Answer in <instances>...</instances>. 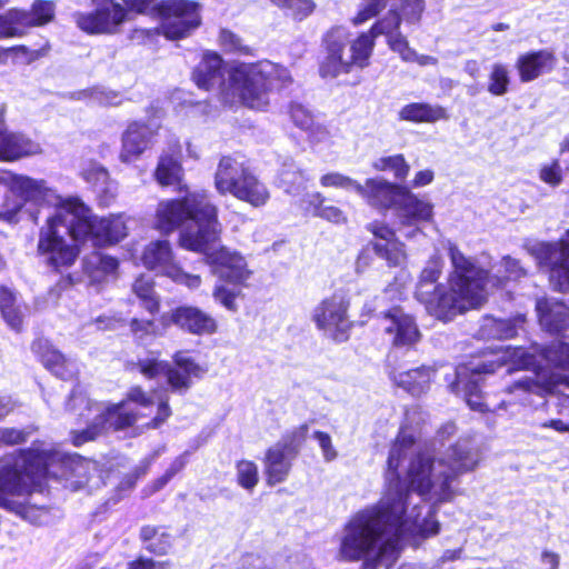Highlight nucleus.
Returning <instances> with one entry per match:
<instances>
[{"label":"nucleus","mask_w":569,"mask_h":569,"mask_svg":"<svg viewBox=\"0 0 569 569\" xmlns=\"http://www.w3.org/2000/svg\"><path fill=\"white\" fill-rule=\"evenodd\" d=\"M478 451L468 439H459L435 460L422 451L412 431L401 427L388 457V488L380 501L357 512L347 523L340 556L349 561L363 559L360 569L383 566L398 559L402 539L429 537L439 531V522L425 502H448L457 495L456 479L476 469Z\"/></svg>","instance_id":"obj_1"},{"label":"nucleus","mask_w":569,"mask_h":569,"mask_svg":"<svg viewBox=\"0 0 569 569\" xmlns=\"http://www.w3.org/2000/svg\"><path fill=\"white\" fill-rule=\"evenodd\" d=\"M10 192L21 199L22 206L31 203L53 208L40 229L38 251L56 269L72 266L79 256L78 246L70 243L67 236L76 242H91L94 247L119 242L127 236L122 217L99 218L79 199L62 200L43 179L18 174L10 182Z\"/></svg>","instance_id":"obj_2"},{"label":"nucleus","mask_w":569,"mask_h":569,"mask_svg":"<svg viewBox=\"0 0 569 569\" xmlns=\"http://www.w3.org/2000/svg\"><path fill=\"white\" fill-rule=\"evenodd\" d=\"M181 224H187L180 233L182 248L203 253L211 272L220 280L247 286L252 272L244 257L238 251L218 244L220 223L217 208L211 203L207 191L188 192L180 200L159 202L156 228L169 233Z\"/></svg>","instance_id":"obj_3"},{"label":"nucleus","mask_w":569,"mask_h":569,"mask_svg":"<svg viewBox=\"0 0 569 569\" xmlns=\"http://www.w3.org/2000/svg\"><path fill=\"white\" fill-rule=\"evenodd\" d=\"M502 365L532 369V375L517 380L510 387V392L522 390L543 395L569 391V342L563 341L552 342L538 356L523 348L501 346L495 351V360L459 366L456 369V381L450 388L452 392L461 395L472 410L485 411L480 391L482 373L495 372Z\"/></svg>","instance_id":"obj_4"},{"label":"nucleus","mask_w":569,"mask_h":569,"mask_svg":"<svg viewBox=\"0 0 569 569\" xmlns=\"http://www.w3.org/2000/svg\"><path fill=\"white\" fill-rule=\"evenodd\" d=\"M448 251L452 266L449 289L438 282L445 262L436 253L422 268L415 291L416 299L425 306L427 312L443 321L469 309L479 308L487 300L483 272L456 244L449 242Z\"/></svg>","instance_id":"obj_5"},{"label":"nucleus","mask_w":569,"mask_h":569,"mask_svg":"<svg viewBox=\"0 0 569 569\" xmlns=\"http://www.w3.org/2000/svg\"><path fill=\"white\" fill-rule=\"evenodd\" d=\"M196 84L204 90L219 89L220 99L229 106L243 104L262 110L269 104V92L291 81L289 71L271 61L241 63L223 78L222 59L216 52H206L192 73Z\"/></svg>","instance_id":"obj_6"},{"label":"nucleus","mask_w":569,"mask_h":569,"mask_svg":"<svg viewBox=\"0 0 569 569\" xmlns=\"http://www.w3.org/2000/svg\"><path fill=\"white\" fill-rule=\"evenodd\" d=\"M84 407L86 418L90 421L88 428L74 435V446L96 439L108 430H120L136 423L142 417H154L146 423L147 427L158 428L171 415L167 395L153 390L150 395L140 387H132L127 398L116 405L94 402L87 398L80 389H74L68 400L67 408L74 410Z\"/></svg>","instance_id":"obj_7"},{"label":"nucleus","mask_w":569,"mask_h":569,"mask_svg":"<svg viewBox=\"0 0 569 569\" xmlns=\"http://www.w3.org/2000/svg\"><path fill=\"white\" fill-rule=\"evenodd\" d=\"M78 457L67 456L44 443L8 455L0 469V507L13 509L11 497L40 489L48 478H67L74 472Z\"/></svg>","instance_id":"obj_8"},{"label":"nucleus","mask_w":569,"mask_h":569,"mask_svg":"<svg viewBox=\"0 0 569 569\" xmlns=\"http://www.w3.org/2000/svg\"><path fill=\"white\" fill-rule=\"evenodd\" d=\"M325 42L328 56L321 66L323 76L337 77L349 72L353 67H367L373 50L372 36L362 33L350 43L349 32L342 27L331 29Z\"/></svg>","instance_id":"obj_9"},{"label":"nucleus","mask_w":569,"mask_h":569,"mask_svg":"<svg viewBox=\"0 0 569 569\" xmlns=\"http://www.w3.org/2000/svg\"><path fill=\"white\" fill-rule=\"evenodd\" d=\"M129 11L146 13L150 8L157 11L160 30L169 40L188 37L200 26L199 7L187 0H166L157 6L156 0H122Z\"/></svg>","instance_id":"obj_10"},{"label":"nucleus","mask_w":569,"mask_h":569,"mask_svg":"<svg viewBox=\"0 0 569 569\" xmlns=\"http://www.w3.org/2000/svg\"><path fill=\"white\" fill-rule=\"evenodd\" d=\"M173 361L174 368L156 358H144L138 361V368L148 379L166 378L172 392L184 395L191 388L193 379H201L207 369L183 351H178Z\"/></svg>","instance_id":"obj_11"},{"label":"nucleus","mask_w":569,"mask_h":569,"mask_svg":"<svg viewBox=\"0 0 569 569\" xmlns=\"http://www.w3.org/2000/svg\"><path fill=\"white\" fill-rule=\"evenodd\" d=\"M528 252L540 267L549 270V281L553 290L569 291V229L558 242H533Z\"/></svg>","instance_id":"obj_12"},{"label":"nucleus","mask_w":569,"mask_h":569,"mask_svg":"<svg viewBox=\"0 0 569 569\" xmlns=\"http://www.w3.org/2000/svg\"><path fill=\"white\" fill-rule=\"evenodd\" d=\"M141 261L143 266L152 271L168 277L173 282L182 284L190 290L201 286V277L186 272L174 260L171 246L167 240H156L143 249Z\"/></svg>","instance_id":"obj_13"},{"label":"nucleus","mask_w":569,"mask_h":569,"mask_svg":"<svg viewBox=\"0 0 569 569\" xmlns=\"http://www.w3.org/2000/svg\"><path fill=\"white\" fill-rule=\"evenodd\" d=\"M307 432L308 426L302 425L292 433V438H283L267 450L264 472L268 485L274 486L288 478L299 445L303 441Z\"/></svg>","instance_id":"obj_14"},{"label":"nucleus","mask_w":569,"mask_h":569,"mask_svg":"<svg viewBox=\"0 0 569 569\" xmlns=\"http://www.w3.org/2000/svg\"><path fill=\"white\" fill-rule=\"evenodd\" d=\"M349 301L343 293H333L323 299L312 312V319L318 329L337 341L348 337L351 327L348 317Z\"/></svg>","instance_id":"obj_15"},{"label":"nucleus","mask_w":569,"mask_h":569,"mask_svg":"<svg viewBox=\"0 0 569 569\" xmlns=\"http://www.w3.org/2000/svg\"><path fill=\"white\" fill-rule=\"evenodd\" d=\"M432 217L433 204L418 198L408 189L405 190L395 209L397 229L407 239H413L421 234V224L431 221Z\"/></svg>","instance_id":"obj_16"},{"label":"nucleus","mask_w":569,"mask_h":569,"mask_svg":"<svg viewBox=\"0 0 569 569\" xmlns=\"http://www.w3.org/2000/svg\"><path fill=\"white\" fill-rule=\"evenodd\" d=\"M8 0H0L2 8ZM54 16V4L51 1L36 0L31 10L11 9L0 16V38L16 37L22 28L42 26L50 22Z\"/></svg>","instance_id":"obj_17"},{"label":"nucleus","mask_w":569,"mask_h":569,"mask_svg":"<svg viewBox=\"0 0 569 569\" xmlns=\"http://www.w3.org/2000/svg\"><path fill=\"white\" fill-rule=\"evenodd\" d=\"M94 8L91 12H77L74 20L84 32L108 33L126 19V10L113 0H90Z\"/></svg>","instance_id":"obj_18"},{"label":"nucleus","mask_w":569,"mask_h":569,"mask_svg":"<svg viewBox=\"0 0 569 569\" xmlns=\"http://www.w3.org/2000/svg\"><path fill=\"white\" fill-rule=\"evenodd\" d=\"M381 326L395 347L410 348L421 338L415 319L399 308H393L386 312Z\"/></svg>","instance_id":"obj_19"},{"label":"nucleus","mask_w":569,"mask_h":569,"mask_svg":"<svg viewBox=\"0 0 569 569\" xmlns=\"http://www.w3.org/2000/svg\"><path fill=\"white\" fill-rule=\"evenodd\" d=\"M536 311L545 331L569 339V305L556 298H540Z\"/></svg>","instance_id":"obj_20"},{"label":"nucleus","mask_w":569,"mask_h":569,"mask_svg":"<svg viewBox=\"0 0 569 569\" xmlns=\"http://www.w3.org/2000/svg\"><path fill=\"white\" fill-rule=\"evenodd\" d=\"M154 133L147 124L131 122L122 133L120 160L124 163L138 160L151 147Z\"/></svg>","instance_id":"obj_21"},{"label":"nucleus","mask_w":569,"mask_h":569,"mask_svg":"<svg viewBox=\"0 0 569 569\" xmlns=\"http://www.w3.org/2000/svg\"><path fill=\"white\" fill-rule=\"evenodd\" d=\"M367 229L376 238L373 250L390 266H399L406 260L405 244L397 240L395 231L381 222H371Z\"/></svg>","instance_id":"obj_22"},{"label":"nucleus","mask_w":569,"mask_h":569,"mask_svg":"<svg viewBox=\"0 0 569 569\" xmlns=\"http://www.w3.org/2000/svg\"><path fill=\"white\" fill-rule=\"evenodd\" d=\"M361 189L362 191H359L358 194L371 207L381 209H396L406 190L403 187L379 178L368 179L365 184H361Z\"/></svg>","instance_id":"obj_23"},{"label":"nucleus","mask_w":569,"mask_h":569,"mask_svg":"<svg viewBox=\"0 0 569 569\" xmlns=\"http://www.w3.org/2000/svg\"><path fill=\"white\" fill-rule=\"evenodd\" d=\"M171 321L193 335H211L217 331L216 320L197 307L183 306L174 309Z\"/></svg>","instance_id":"obj_24"},{"label":"nucleus","mask_w":569,"mask_h":569,"mask_svg":"<svg viewBox=\"0 0 569 569\" xmlns=\"http://www.w3.org/2000/svg\"><path fill=\"white\" fill-rule=\"evenodd\" d=\"M249 169L231 156L220 158L214 172V188L220 194H233Z\"/></svg>","instance_id":"obj_25"},{"label":"nucleus","mask_w":569,"mask_h":569,"mask_svg":"<svg viewBox=\"0 0 569 569\" xmlns=\"http://www.w3.org/2000/svg\"><path fill=\"white\" fill-rule=\"evenodd\" d=\"M40 152V144L27 136L0 129L1 161H16L20 158L34 156Z\"/></svg>","instance_id":"obj_26"},{"label":"nucleus","mask_w":569,"mask_h":569,"mask_svg":"<svg viewBox=\"0 0 569 569\" xmlns=\"http://www.w3.org/2000/svg\"><path fill=\"white\" fill-rule=\"evenodd\" d=\"M556 59L549 50H539L520 54L516 68L522 82H530L553 69Z\"/></svg>","instance_id":"obj_27"},{"label":"nucleus","mask_w":569,"mask_h":569,"mask_svg":"<svg viewBox=\"0 0 569 569\" xmlns=\"http://www.w3.org/2000/svg\"><path fill=\"white\" fill-rule=\"evenodd\" d=\"M32 349L41 358L42 363L53 375L63 380L70 379L77 372V365L70 359H66L62 353L53 349L48 341L38 340L33 342Z\"/></svg>","instance_id":"obj_28"},{"label":"nucleus","mask_w":569,"mask_h":569,"mask_svg":"<svg viewBox=\"0 0 569 569\" xmlns=\"http://www.w3.org/2000/svg\"><path fill=\"white\" fill-rule=\"evenodd\" d=\"M83 179L92 187L101 204L109 206L116 198L118 187L109 177V172L100 164L92 162L82 170Z\"/></svg>","instance_id":"obj_29"},{"label":"nucleus","mask_w":569,"mask_h":569,"mask_svg":"<svg viewBox=\"0 0 569 569\" xmlns=\"http://www.w3.org/2000/svg\"><path fill=\"white\" fill-rule=\"evenodd\" d=\"M119 267L116 258L99 251L87 254L82 260L83 272L91 284H100L114 277Z\"/></svg>","instance_id":"obj_30"},{"label":"nucleus","mask_w":569,"mask_h":569,"mask_svg":"<svg viewBox=\"0 0 569 569\" xmlns=\"http://www.w3.org/2000/svg\"><path fill=\"white\" fill-rule=\"evenodd\" d=\"M479 269L483 272V284L487 295L490 288L506 287L509 281H517L526 276L525 269L511 257H503L499 263H496L490 276L483 269Z\"/></svg>","instance_id":"obj_31"},{"label":"nucleus","mask_w":569,"mask_h":569,"mask_svg":"<svg viewBox=\"0 0 569 569\" xmlns=\"http://www.w3.org/2000/svg\"><path fill=\"white\" fill-rule=\"evenodd\" d=\"M435 371L429 367H420L392 376L393 382L415 397H419L429 389Z\"/></svg>","instance_id":"obj_32"},{"label":"nucleus","mask_w":569,"mask_h":569,"mask_svg":"<svg viewBox=\"0 0 569 569\" xmlns=\"http://www.w3.org/2000/svg\"><path fill=\"white\" fill-rule=\"evenodd\" d=\"M180 150H172L171 152H163L158 161L154 170L156 181L162 186L179 184L183 177V168L179 157Z\"/></svg>","instance_id":"obj_33"},{"label":"nucleus","mask_w":569,"mask_h":569,"mask_svg":"<svg viewBox=\"0 0 569 569\" xmlns=\"http://www.w3.org/2000/svg\"><path fill=\"white\" fill-rule=\"evenodd\" d=\"M232 196L253 207H262L270 199V192L267 186L250 171L243 177Z\"/></svg>","instance_id":"obj_34"},{"label":"nucleus","mask_w":569,"mask_h":569,"mask_svg":"<svg viewBox=\"0 0 569 569\" xmlns=\"http://www.w3.org/2000/svg\"><path fill=\"white\" fill-rule=\"evenodd\" d=\"M525 322L523 316H517L515 319H496L486 316L481 320L479 336L482 339H508L517 333V328Z\"/></svg>","instance_id":"obj_35"},{"label":"nucleus","mask_w":569,"mask_h":569,"mask_svg":"<svg viewBox=\"0 0 569 569\" xmlns=\"http://www.w3.org/2000/svg\"><path fill=\"white\" fill-rule=\"evenodd\" d=\"M399 118L410 122H437L449 118L447 110L438 104L413 102L403 106L399 111Z\"/></svg>","instance_id":"obj_36"},{"label":"nucleus","mask_w":569,"mask_h":569,"mask_svg":"<svg viewBox=\"0 0 569 569\" xmlns=\"http://www.w3.org/2000/svg\"><path fill=\"white\" fill-rule=\"evenodd\" d=\"M0 312L6 323L14 331L22 329L23 310L18 293L9 287L0 286Z\"/></svg>","instance_id":"obj_37"},{"label":"nucleus","mask_w":569,"mask_h":569,"mask_svg":"<svg viewBox=\"0 0 569 569\" xmlns=\"http://www.w3.org/2000/svg\"><path fill=\"white\" fill-rule=\"evenodd\" d=\"M325 198L320 192L307 194L302 200V207L312 216L325 219L336 224L347 223V214L336 206H323Z\"/></svg>","instance_id":"obj_38"},{"label":"nucleus","mask_w":569,"mask_h":569,"mask_svg":"<svg viewBox=\"0 0 569 569\" xmlns=\"http://www.w3.org/2000/svg\"><path fill=\"white\" fill-rule=\"evenodd\" d=\"M307 180L306 172L292 159H288L282 163L278 184L284 192L289 194L299 193L305 188Z\"/></svg>","instance_id":"obj_39"},{"label":"nucleus","mask_w":569,"mask_h":569,"mask_svg":"<svg viewBox=\"0 0 569 569\" xmlns=\"http://www.w3.org/2000/svg\"><path fill=\"white\" fill-rule=\"evenodd\" d=\"M144 548L156 555L162 556L169 552L173 543V537L164 528L146 526L140 531Z\"/></svg>","instance_id":"obj_40"},{"label":"nucleus","mask_w":569,"mask_h":569,"mask_svg":"<svg viewBox=\"0 0 569 569\" xmlns=\"http://www.w3.org/2000/svg\"><path fill=\"white\" fill-rule=\"evenodd\" d=\"M133 292L140 299L143 308L151 315L159 310V299L153 290V281L150 277H139L133 283Z\"/></svg>","instance_id":"obj_41"},{"label":"nucleus","mask_w":569,"mask_h":569,"mask_svg":"<svg viewBox=\"0 0 569 569\" xmlns=\"http://www.w3.org/2000/svg\"><path fill=\"white\" fill-rule=\"evenodd\" d=\"M510 84L509 69L506 64L496 62L491 66L487 90L492 96H503L508 92Z\"/></svg>","instance_id":"obj_42"},{"label":"nucleus","mask_w":569,"mask_h":569,"mask_svg":"<svg viewBox=\"0 0 569 569\" xmlns=\"http://www.w3.org/2000/svg\"><path fill=\"white\" fill-rule=\"evenodd\" d=\"M237 483L248 492H252L259 482V469L256 462L242 459L236 463Z\"/></svg>","instance_id":"obj_43"},{"label":"nucleus","mask_w":569,"mask_h":569,"mask_svg":"<svg viewBox=\"0 0 569 569\" xmlns=\"http://www.w3.org/2000/svg\"><path fill=\"white\" fill-rule=\"evenodd\" d=\"M373 168L379 171L392 172L395 178L398 180L406 179L410 170V167L402 154L379 158L375 161Z\"/></svg>","instance_id":"obj_44"},{"label":"nucleus","mask_w":569,"mask_h":569,"mask_svg":"<svg viewBox=\"0 0 569 569\" xmlns=\"http://www.w3.org/2000/svg\"><path fill=\"white\" fill-rule=\"evenodd\" d=\"M319 182L320 186L323 188H335L345 191H353L357 194L359 193V191H362L361 184L357 180L337 171H330L322 174L320 177Z\"/></svg>","instance_id":"obj_45"},{"label":"nucleus","mask_w":569,"mask_h":569,"mask_svg":"<svg viewBox=\"0 0 569 569\" xmlns=\"http://www.w3.org/2000/svg\"><path fill=\"white\" fill-rule=\"evenodd\" d=\"M77 94L78 99L88 100L90 103L98 106H117L121 102V98L117 92L101 88L87 89Z\"/></svg>","instance_id":"obj_46"},{"label":"nucleus","mask_w":569,"mask_h":569,"mask_svg":"<svg viewBox=\"0 0 569 569\" xmlns=\"http://www.w3.org/2000/svg\"><path fill=\"white\" fill-rule=\"evenodd\" d=\"M306 132H308L309 142L318 151H322L335 144V133L321 123L313 122L311 128Z\"/></svg>","instance_id":"obj_47"},{"label":"nucleus","mask_w":569,"mask_h":569,"mask_svg":"<svg viewBox=\"0 0 569 569\" xmlns=\"http://www.w3.org/2000/svg\"><path fill=\"white\" fill-rule=\"evenodd\" d=\"M9 412V403L0 398V419ZM29 432L16 428L0 429V446L1 445H19L27 440Z\"/></svg>","instance_id":"obj_48"},{"label":"nucleus","mask_w":569,"mask_h":569,"mask_svg":"<svg viewBox=\"0 0 569 569\" xmlns=\"http://www.w3.org/2000/svg\"><path fill=\"white\" fill-rule=\"evenodd\" d=\"M276 6L286 9L297 20L308 17L315 9L312 0H271Z\"/></svg>","instance_id":"obj_49"},{"label":"nucleus","mask_w":569,"mask_h":569,"mask_svg":"<svg viewBox=\"0 0 569 569\" xmlns=\"http://www.w3.org/2000/svg\"><path fill=\"white\" fill-rule=\"evenodd\" d=\"M130 329L136 339L141 342L147 341L149 338L162 335V329L152 320L132 319Z\"/></svg>","instance_id":"obj_50"},{"label":"nucleus","mask_w":569,"mask_h":569,"mask_svg":"<svg viewBox=\"0 0 569 569\" xmlns=\"http://www.w3.org/2000/svg\"><path fill=\"white\" fill-rule=\"evenodd\" d=\"M400 26V17L395 10H390L388 16L373 24L369 32L366 34L372 36V40L379 34H386L388 38L390 34L398 32Z\"/></svg>","instance_id":"obj_51"},{"label":"nucleus","mask_w":569,"mask_h":569,"mask_svg":"<svg viewBox=\"0 0 569 569\" xmlns=\"http://www.w3.org/2000/svg\"><path fill=\"white\" fill-rule=\"evenodd\" d=\"M219 43L221 48L229 53L249 54L250 48L242 40L229 30H221L219 34Z\"/></svg>","instance_id":"obj_52"},{"label":"nucleus","mask_w":569,"mask_h":569,"mask_svg":"<svg viewBox=\"0 0 569 569\" xmlns=\"http://www.w3.org/2000/svg\"><path fill=\"white\" fill-rule=\"evenodd\" d=\"M388 0H362L357 16L353 18L356 26L362 24L378 16L387 6Z\"/></svg>","instance_id":"obj_53"},{"label":"nucleus","mask_w":569,"mask_h":569,"mask_svg":"<svg viewBox=\"0 0 569 569\" xmlns=\"http://www.w3.org/2000/svg\"><path fill=\"white\" fill-rule=\"evenodd\" d=\"M17 513L24 520L38 526L47 525L50 518L49 511L46 508L32 505L17 506Z\"/></svg>","instance_id":"obj_54"},{"label":"nucleus","mask_w":569,"mask_h":569,"mask_svg":"<svg viewBox=\"0 0 569 569\" xmlns=\"http://www.w3.org/2000/svg\"><path fill=\"white\" fill-rule=\"evenodd\" d=\"M539 178L546 184L556 188L562 182V169L559 160L545 163L539 169Z\"/></svg>","instance_id":"obj_55"},{"label":"nucleus","mask_w":569,"mask_h":569,"mask_svg":"<svg viewBox=\"0 0 569 569\" xmlns=\"http://www.w3.org/2000/svg\"><path fill=\"white\" fill-rule=\"evenodd\" d=\"M239 293V290L229 289L223 284H217L213 289L212 296L213 299L222 305L227 310L236 312L238 310L236 299Z\"/></svg>","instance_id":"obj_56"},{"label":"nucleus","mask_w":569,"mask_h":569,"mask_svg":"<svg viewBox=\"0 0 569 569\" xmlns=\"http://www.w3.org/2000/svg\"><path fill=\"white\" fill-rule=\"evenodd\" d=\"M289 113L295 126L303 131L309 130L315 122L311 112L300 103H292Z\"/></svg>","instance_id":"obj_57"},{"label":"nucleus","mask_w":569,"mask_h":569,"mask_svg":"<svg viewBox=\"0 0 569 569\" xmlns=\"http://www.w3.org/2000/svg\"><path fill=\"white\" fill-rule=\"evenodd\" d=\"M390 48L398 52L403 61H411L415 58V50L409 47L407 39L399 32L390 34L388 39Z\"/></svg>","instance_id":"obj_58"},{"label":"nucleus","mask_w":569,"mask_h":569,"mask_svg":"<svg viewBox=\"0 0 569 569\" xmlns=\"http://www.w3.org/2000/svg\"><path fill=\"white\" fill-rule=\"evenodd\" d=\"M425 9V0H403V16L408 22L419 21Z\"/></svg>","instance_id":"obj_59"},{"label":"nucleus","mask_w":569,"mask_h":569,"mask_svg":"<svg viewBox=\"0 0 569 569\" xmlns=\"http://www.w3.org/2000/svg\"><path fill=\"white\" fill-rule=\"evenodd\" d=\"M187 463V455L183 453L177 457L170 465V467L166 470L164 475L157 480V488L160 489L164 485H167L172 477H174L178 472H180Z\"/></svg>","instance_id":"obj_60"},{"label":"nucleus","mask_w":569,"mask_h":569,"mask_svg":"<svg viewBox=\"0 0 569 569\" xmlns=\"http://www.w3.org/2000/svg\"><path fill=\"white\" fill-rule=\"evenodd\" d=\"M313 437L321 448L323 459L326 461L335 460L337 458V451L332 445L331 437L322 431H316Z\"/></svg>","instance_id":"obj_61"},{"label":"nucleus","mask_w":569,"mask_h":569,"mask_svg":"<svg viewBox=\"0 0 569 569\" xmlns=\"http://www.w3.org/2000/svg\"><path fill=\"white\" fill-rule=\"evenodd\" d=\"M128 569H168L166 562L140 557L128 563Z\"/></svg>","instance_id":"obj_62"},{"label":"nucleus","mask_w":569,"mask_h":569,"mask_svg":"<svg viewBox=\"0 0 569 569\" xmlns=\"http://www.w3.org/2000/svg\"><path fill=\"white\" fill-rule=\"evenodd\" d=\"M22 208V203L14 206L11 209H6L0 212V222L8 224H17L19 222V214Z\"/></svg>","instance_id":"obj_63"},{"label":"nucleus","mask_w":569,"mask_h":569,"mask_svg":"<svg viewBox=\"0 0 569 569\" xmlns=\"http://www.w3.org/2000/svg\"><path fill=\"white\" fill-rule=\"evenodd\" d=\"M433 177H435V174H433L432 170H429V169L421 170L416 173V176L412 180V187L420 188V187L428 186L432 182Z\"/></svg>","instance_id":"obj_64"}]
</instances>
